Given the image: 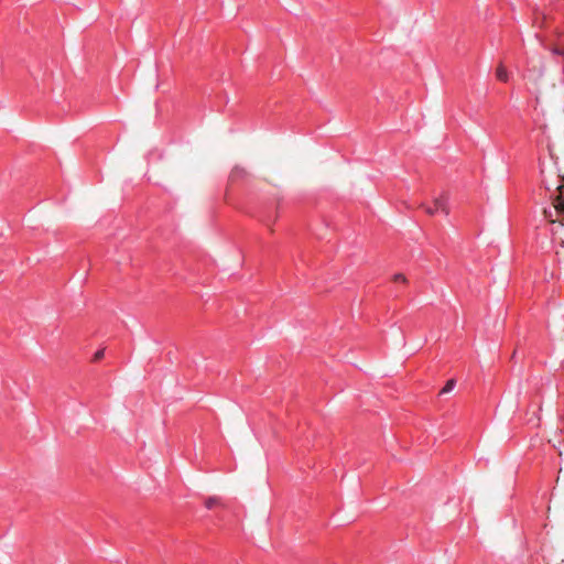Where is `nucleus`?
<instances>
[{
  "instance_id": "obj_5",
  "label": "nucleus",
  "mask_w": 564,
  "mask_h": 564,
  "mask_svg": "<svg viewBox=\"0 0 564 564\" xmlns=\"http://www.w3.org/2000/svg\"><path fill=\"white\" fill-rule=\"evenodd\" d=\"M455 380L454 379H451L446 382V384L444 386V388L441 390V393H448L451 392L454 388H455Z\"/></svg>"
},
{
  "instance_id": "obj_4",
  "label": "nucleus",
  "mask_w": 564,
  "mask_h": 564,
  "mask_svg": "<svg viewBox=\"0 0 564 564\" xmlns=\"http://www.w3.org/2000/svg\"><path fill=\"white\" fill-rule=\"evenodd\" d=\"M220 503V500L219 498L217 497H209L206 501H205V506L207 509H212L214 508L215 506H218Z\"/></svg>"
},
{
  "instance_id": "obj_3",
  "label": "nucleus",
  "mask_w": 564,
  "mask_h": 564,
  "mask_svg": "<svg viewBox=\"0 0 564 564\" xmlns=\"http://www.w3.org/2000/svg\"><path fill=\"white\" fill-rule=\"evenodd\" d=\"M496 77L497 79H499L500 82H508L509 79V73L507 70V68L503 66V64H499L496 68Z\"/></svg>"
},
{
  "instance_id": "obj_1",
  "label": "nucleus",
  "mask_w": 564,
  "mask_h": 564,
  "mask_svg": "<svg viewBox=\"0 0 564 564\" xmlns=\"http://www.w3.org/2000/svg\"><path fill=\"white\" fill-rule=\"evenodd\" d=\"M446 202L445 196L436 197L433 202V206L426 207L425 212L430 215H435L441 212L447 214Z\"/></svg>"
},
{
  "instance_id": "obj_2",
  "label": "nucleus",
  "mask_w": 564,
  "mask_h": 564,
  "mask_svg": "<svg viewBox=\"0 0 564 564\" xmlns=\"http://www.w3.org/2000/svg\"><path fill=\"white\" fill-rule=\"evenodd\" d=\"M558 196L555 199V208L558 214L564 215V177L561 184L557 185Z\"/></svg>"
},
{
  "instance_id": "obj_8",
  "label": "nucleus",
  "mask_w": 564,
  "mask_h": 564,
  "mask_svg": "<svg viewBox=\"0 0 564 564\" xmlns=\"http://www.w3.org/2000/svg\"><path fill=\"white\" fill-rule=\"evenodd\" d=\"M553 53L554 54H557V55H563L564 54V51L560 50V48H554L553 50Z\"/></svg>"
},
{
  "instance_id": "obj_7",
  "label": "nucleus",
  "mask_w": 564,
  "mask_h": 564,
  "mask_svg": "<svg viewBox=\"0 0 564 564\" xmlns=\"http://www.w3.org/2000/svg\"><path fill=\"white\" fill-rule=\"evenodd\" d=\"M104 357V349L97 350L95 354V360H99Z\"/></svg>"
},
{
  "instance_id": "obj_6",
  "label": "nucleus",
  "mask_w": 564,
  "mask_h": 564,
  "mask_svg": "<svg viewBox=\"0 0 564 564\" xmlns=\"http://www.w3.org/2000/svg\"><path fill=\"white\" fill-rule=\"evenodd\" d=\"M394 282H405L406 279L402 273H397L393 276Z\"/></svg>"
}]
</instances>
